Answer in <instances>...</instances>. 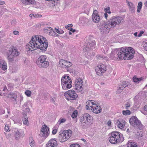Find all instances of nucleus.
<instances>
[{
	"label": "nucleus",
	"mask_w": 147,
	"mask_h": 147,
	"mask_svg": "<svg viewBox=\"0 0 147 147\" xmlns=\"http://www.w3.org/2000/svg\"><path fill=\"white\" fill-rule=\"evenodd\" d=\"M48 44L46 39L41 36H33L29 42L26 46L27 51H32L37 49H40L42 51H45L48 47Z\"/></svg>",
	"instance_id": "1"
},
{
	"label": "nucleus",
	"mask_w": 147,
	"mask_h": 147,
	"mask_svg": "<svg viewBox=\"0 0 147 147\" xmlns=\"http://www.w3.org/2000/svg\"><path fill=\"white\" fill-rule=\"evenodd\" d=\"M134 51L131 47L122 48L120 50L117 49L112 51L110 58L115 60L118 58L120 59L130 60L134 56Z\"/></svg>",
	"instance_id": "2"
},
{
	"label": "nucleus",
	"mask_w": 147,
	"mask_h": 147,
	"mask_svg": "<svg viewBox=\"0 0 147 147\" xmlns=\"http://www.w3.org/2000/svg\"><path fill=\"white\" fill-rule=\"evenodd\" d=\"M111 136L109 138L110 143L114 144L120 142H123L124 139L122 134L117 131H113L111 133Z\"/></svg>",
	"instance_id": "3"
},
{
	"label": "nucleus",
	"mask_w": 147,
	"mask_h": 147,
	"mask_svg": "<svg viewBox=\"0 0 147 147\" xmlns=\"http://www.w3.org/2000/svg\"><path fill=\"white\" fill-rule=\"evenodd\" d=\"M92 117L88 113L84 114L80 119V121L84 128L87 127L92 120Z\"/></svg>",
	"instance_id": "4"
},
{
	"label": "nucleus",
	"mask_w": 147,
	"mask_h": 147,
	"mask_svg": "<svg viewBox=\"0 0 147 147\" xmlns=\"http://www.w3.org/2000/svg\"><path fill=\"white\" fill-rule=\"evenodd\" d=\"M72 131L70 130H64L60 132L59 136V140L61 142L66 141L71 136Z\"/></svg>",
	"instance_id": "5"
},
{
	"label": "nucleus",
	"mask_w": 147,
	"mask_h": 147,
	"mask_svg": "<svg viewBox=\"0 0 147 147\" xmlns=\"http://www.w3.org/2000/svg\"><path fill=\"white\" fill-rule=\"evenodd\" d=\"M46 56L41 55L36 60V63L40 67L46 68L49 65V62L46 60Z\"/></svg>",
	"instance_id": "6"
},
{
	"label": "nucleus",
	"mask_w": 147,
	"mask_h": 147,
	"mask_svg": "<svg viewBox=\"0 0 147 147\" xmlns=\"http://www.w3.org/2000/svg\"><path fill=\"white\" fill-rule=\"evenodd\" d=\"M124 20L123 18L121 17L113 16L107 22H108V24H109L111 27L113 28L116 25L119 24L121 22H123Z\"/></svg>",
	"instance_id": "7"
},
{
	"label": "nucleus",
	"mask_w": 147,
	"mask_h": 147,
	"mask_svg": "<svg viewBox=\"0 0 147 147\" xmlns=\"http://www.w3.org/2000/svg\"><path fill=\"white\" fill-rule=\"evenodd\" d=\"M96 42L94 38L92 36H90L89 38L84 45L85 51H88L91 49H93L94 48V47L96 45Z\"/></svg>",
	"instance_id": "8"
},
{
	"label": "nucleus",
	"mask_w": 147,
	"mask_h": 147,
	"mask_svg": "<svg viewBox=\"0 0 147 147\" xmlns=\"http://www.w3.org/2000/svg\"><path fill=\"white\" fill-rule=\"evenodd\" d=\"M129 122L132 126L136 127L140 129L142 128L143 125L141 122L136 116H132L129 120Z\"/></svg>",
	"instance_id": "9"
},
{
	"label": "nucleus",
	"mask_w": 147,
	"mask_h": 147,
	"mask_svg": "<svg viewBox=\"0 0 147 147\" xmlns=\"http://www.w3.org/2000/svg\"><path fill=\"white\" fill-rule=\"evenodd\" d=\"M107 22H100V32L102 34H106L109 32L110 29L111 28L109 24Z\"/></svg>",
	"instance_id": "10"
},
{
	"label": "nucleus",
	"mask_w": 147,
	"mask_h": 147,
	"mask_svg": "<svg viewBox=\"0 0 147 147\" xmlns=\"http://www.w3.org/2000/svg\"><path fill=\"white\" fill-rule=\"evenodd\" d=\"M59 65L61 67L67 69V71L71 72V69H68L72 65V64L71 62L66 60L61 59L59 61Z\"/></svg>",
	"instance_id": "11"
},
{
	"label": "nucleus",
	"mask_w": 147,
	"mask_h": 147,
	"mask_svg": "<svg viewBox=\"0 0 147 147\" xmlns=\"http://www.w3.org/2000/svg\"><path fill=\"white\" fill-rule=\"evenodd\" d=\"M106 69V66L103 64H100L98 65L95 70L97 75H100L105 72Z\"/></svg>",
	"instance_id": "12"
},
{
	"label": "nucleus",
	"mask_w": 147,
	"mask_h": 147,
	"mask_svg": "<svg viewBox=\"0 0 147 147\" xmlns=\"http://www.w3.org/2000/svg\"><path fill=\"white\" fill-rule=\"evenodd\" d=\"M83 81L80 78H76L75 81V89L80 91L82 90V87L83 85Z\"/></svg>",
	"instance_id": "13"
},
{
	"label": "nucleus",
	"mask_w": 147,
	"mask_h": 147,
	"mask_svg": "<svg viewBox=\"0 0 147 147\" xmlns=\"http://www.w3.org/2000/svg\"><path fill=\"white\" fill-rule=\"evenodd\" d=\"M64 95L66 96L67 95H69L71 100H74L76 99L78 97V95L74 90H68L64 93Z\"/></svg>",
	"instance_id": "14"
},
{
	"label": "nucleus",
	"mask_w": 147,
	"mask_h": 147,
	"mask_svg": "<svg viewBox=\"0 0 147 147\" xmlns=\"http://www.w3.org/2000/svg\"><path fill=\"white\" fill-rule=\"evenodd\" d=\"M44 132H46L47 133L45 135L46 136H45V137L46 138L49 135V128L45 125H44L42 126L40 136H43Z\"/></svg>",
	"instance_id": "15"
},
{
	"label": "nucleus",
	"mask_w": 147,
	"mask_h": 147,
	"mask_svg": "<svg viewBox=\"0 0 147 147\" xmlns=\"http://www.w3.org/2000/svg\"><path fill=\"white\" fill-rule=\"evenodd\" d=\"M98 11L96 10L94 11L93 13L92 14V19L93 21L96 23H98L100 20V16L97 15Z\"/></svg>",
	"instance_id": "16"
},
{
	"label": "nucleus",
	"mask_w": 147,
	"mask_h": 147,
	"mask_svg": "<svg viewBox=\"0 0 147 147\" xmlns=\"http://www.w3.org/2000/svg\"><path fill=\"white\" fill-rule=\"evenodd\" d=\"M7 54L9 55H11L13 57H16L19 55L20 53L16 49L11 48L7 52Z\"/></svg>",
	"instance_id": "17"
},
{
	"label": "nucleus",
	"mask_w": 147,
	"mask_h": 147,
	"mask_svg": "<svg viewBox=\"0 0 147 147\" xmlns=\"http://www.w3.org/2000/svg\"><path fill=\"white\" fill-rule=\"evenodd\" d=\"M49 147H57V141L55 139L50 140L46 145Z\"/></svg>",
	"instance_id": "18"
},
{
	"label": "nucleus",
	"mask_w": 147,
	"mask_h": 147,
	"mask_svg": "<svg viewBox=\"0 0 147 147\" xmlns=\"http://www.w3.org/2000/svg\"><path fill=\"white\" fill-rule=\"evenodd\" d=\"M44 32L50 35L53 36L55 33L53 31V29L51 27H47L45 28L44 29Z\"/></svg>",
	"instance_id": "19"
},
{
	"label": "nucleus",
	"mask_w": 147,
	"mask_h": 147,
	"mask_svg": "<svg viewBox=\"0 0 147 147\" xmlns=\"http://www.w3.org/2000/svg\"><path fill=\"white\" fill-rule=\"evenodd\" d=\"M92 108L93 109L91 111L96 114L99 113L101 111L102 109L101 107L100 106H98L96 104L94 105Z\"/></svg>",
	"instance_id": "20"
},
{
	"label": "nucleus",
	"mask_w": 147,
	"mask_h": 147,
	"mask_svg": "<svg viewBox=\"0 0 147 147\" xmlns=\"http://www.w3.org/2000/svg\"><path fill=\"white\" fill-rule=\"evenodd\" d=\"M92 101V100H89L86 102V109L90 110L93 109L92 108L95 103Z\"/></svg>",
	"instance_id": "21"
},
{
	"label": "nucleus",
	"mask_w": 147,
	"mask_h": 147,
	"mask_svg": "<svg viewBox=\"0 0 147 147\" xmlns=\"http://www.w3.org/2000/svg\"><path fill=\"white\" fill-rule=\"evenodd\" d=\"M61 83H72V81L69 76H65L61 78Z\"/></svg>",
	"instance_id": "22"
},
{
	"label": "nucleus",
	"mask_w": 147,
	"mask_h": 147,
	"mask_svg": "<svg viewBox=\"0 0 147 147\" xmlns=\"http://www.w3.org/2000/svg\"><path fill=\"white\" fill-rule=\"evenodd\" d=\"M0 67L3 70L7 69V66L6 62L2 59H0Z\"/></svg>",
	"instance_id": "23"
},
{
	"label": "nucleus",
	"mask_w": 147,
	"mask_h": 147,
	"mask_svg": "<svg viewBox=\"0 0 147 147\" xmlns=\"http://www.w3.org/2000/svg\"><path fill=\"white\" fill-rule=\"evenodd\" d=\"M8 97L9 98L10 100L14 103H17V96L16 94L12 93L10 94H9Z\"/></svg>",
	"instance_id": "24"
},
{
	"label": "nucleus",
	"mask_w": 147,
	"mask_h": 147,
	"mask_svg": "<svg viewBox=\"0 0 147 147\" xmlns=\"http://www.w3.org/2000/svg\"><path fill=\"white\" fill-rule=\"evenodd\" d=\"M21 1L23 3L26 5L36 4V2L34 0H21Z\"/></svg>",
	"instance_id": "25"
},
{
	"label": "nucleus",
	"mask_w": 147,
	"mask_h": 147,
	"mask_svg": "<svg viewBox=\"0 0 147 147\" xmlns=\"http://www.w3.org/2000/svg\"><path fill=\"white\" fill-rule=\"evenodd\" d=\"M71 83H61L62 88L65 90L70 88L72 87Z\"/></svg>",
	"instance_id": "26"
},
{
	"label": "nucleus",
	"mask_w": 147,
	"mask_h": 147,
	"mask_svg": "<svg viewBox=\"0 0 147 147\" xmlns=\"http://www.w3.org/2000/svg\"><path fill=\"white\" fill-rule=\"evenodd\" d=\"M15 138L16 140H18L20 137H23L24 135L21 134L17 129H16L14 131Z\"/></svg>",
	"instance_id": "27"
},
{
	"label": "nucleus",
	"mask_w": 147,
	"mask_h": 147,
	"mask_svg": "<svg viewBox=\"0 0 147 147\" xmlns=\"http://www.w3.org/2000/svg\"><path fill=\"white\" fill-rule=\"evenodd\" d=\"M24 118L23 119V121L24 124L28 125H29V122L28 120V117L27 115L26 114H24Z\"/></svg>",
	"instance_id": "28"
},
{
	"label": "nucleus",
	"mask_w": 147,
	"mask_h": 147,
	"mask_svg": "<svg viewBox=\"0 0 147 147\" xmlns=\"http://www.w3.org/2000/svg\"><path fill=\"white\" fill-rule=\"evenodd\" d=\"M126 2L127 3H128L130 9L132 11H134L135 6L133 3L129 2L127 0L126 1Z\"/></svg>",
	"instance_id": "29"
},
{
	"label": "nucleus",
	"mask_w": 147,
	"mask_h": 147,
	"mask_svg": "<svg viewBox=\"0 0 147 147\" xmlns=\"http://www.w3.org/2000/svg\"><path fill=\"white\" fill-rule=\"evenodd\" d=\"M143 78L142 77L137 78L136 76H134L133 78V81L135 83H139L140 82L143 80Z\"/></svg>",
	"instance_id": "30"
},
{
	"label": "nucleus",
	"mask_w": 147,
	"mask_h": 147,
	"mask_svg": "<svg viewBox=\"0 0 147 147\" xmlns=\"http://www.w3.org/2000/svg\"><path fill=\"white\" fill-rule=\"evenodd\" d=\"M125 88L124 86H122L121 83L119 86V87L118 89L117 93H121Z\"/></svg>",
	"instance_id": "31"
},
{
	"label": "nucleus",
	"mask_w": 147,
	"mask_h": 147,
	"mask_svg": "<svg viewBox=\"0 0 147 147\" xmlns=\"http://www.w3.org/2000/svg\"><path fill=\"white\" fill-rule=\"evenodd\" d=\"M117 123H118V127L120 128H122L124 126V125L118 120H117Z\"/></svg>",
	"instance_id": "32"
},
{
	"label": "nucleus",
	"mask_w": 147,
	"mask_h": 147,
	"mask_svg": "<svg viewBox=\"0 0 147 147\" xmlns=\"http://www.w3.org/2000/svg\"><path fill=\"white\" fill-rule=\"evenodd\" d=\"M142 2H139L138 4V9L137 11L138 13H139L140 12L141 9L142 8Z\"/></svg>",
	"instance_id": "33"
},
{
	"label": "nucleus",
	"mask_w": 147,
	"mask_h": 147,
	"mask_svg": "<svg viewBox=\"0 0 147 147\" xmlns=\"http://www.w3.org/2000/svg\"><path fill=\"white\" fill-rule=\"evenodd\" d=\"M128 147H137L136 144L135 142H130L128 143Z\"/></svg>",
	"instance_id": "34"
},
{
	"label": "nucleus",
	"mask_w": 147,
	"mask_h": 147,
	"mask_svg": "<svg viewBox=\"0 0 147 147\" xmlns=\"http://www.w3.org/2000/svg\"><path fill=\"white\" fill-rule=\"evenodd\" d=\"M122 113L123 115H130L131 112L129 110H127L126 111H123Z\"/></svg>",
	"instance_id": "35"
},
{
	"label": "nucleus",
	"mask_w": 147,
	"mask_h": 147,
	"mask_svg": "<svg viewBox=\"0 0 147 147\" xmlns=\"http://www.w3.org/2000/svg\"><path fill=\"white\" fill-rule=\"evenodd\" d=\"M77 111L75 110L72 114L71 116L73 118H75L77 116Z\"/></svg>",
	"instance_id": "36"
},
{
	"label": "nucleus",
	"mask_w": 147,
	"mask_h": 147,
	"mask_svg": "<svg viewBox=\"0 0 147 147\" xmlns=\"http://www.w3.org/2000/svg\"><path fill=\"white\" fill-rule=\"evenodd\" d=\"M66 119L65 118L60 119L59 120L57 124H59V125L61 123H63L66 121Z\"/></svg>",
	"instance_id": "37"
},
{
	"label": "nucleus",
	"mask_w": 147,
	"mask_h": 147,
	"mask_svg": "<svg viewBox=\"0 0 147 147\" xmlns=\"http://www.w3.org/2000/svg\"><path fill=\"white\" fill-rule=\"evenodd\" d=\"M8 57L7 59L9 61L11 62H12L13 61V57H11V55H9L7 54Z\"/></svg>",
	"instance_id": "38"
},
{
	"label": "nucleus",
	"mask_w": 147,
	"mask_h": 147,
	"mask_svg": "<svg viewBox=\"0 0 147 147\" xmlns=\"http://www.w3.org/2000/svg\"><path fill=\"white\" fill-rule=\"evenodd\" d=\"M101 50L105 54L107 53V51H108L107 49H106V47L104 46L102 48Z\"/></svg>",
	"instance_id": "39"
},
{
	"label": "nucleus",
	"mask_w": 147,
	"mask_h": 147,
	"mask_svg": "<svg viewBox=\"0 0 147 147\" xmlns=\"http://www.w3.org/2000/svg\"><path fill=\"white\" fill-rule=\"evenodd\" d=\"M55 31L59 34H61L63 33L64 32V31L61 29L59 30L58 29H56V28L55 29Z\"/></svg>",
	"instance_id": "40"
},
{
	"label": "nucleus",
	"mask_w": 147,
	"mask_h": 147,
	"mask_svg": "<svg viewBox=\"0 0 147 147\" xmlns=\"http://www.w3.org/2000/svg\"><path fill=\"white\" fill-rule=\"evenodd\" d=\"M5 129L7 132H9L10 131V129L7 124H6L5 125Z\"/></svg>",
	"instance_id": "41"
},
{
	"label": "nucleus",
	"mask_w": 147,
	"mask_h": 147,
	"mask_svg": "<svg viewBox=\"0 0 147 147\" xmlns=\"http://www.w3.org/2000/svg\"><path fill=\"white\" fill-rule=\"evenodd\" d=\"M25 94L28 96H30L31 95V92L29 90H27L25 92Z\"/></svg>",
	"instance_id": "42"
},
{
	"label": "nucleus",
	"mask_w": 147,
	"mask_h": 147,
	"mask_svg": "<svg viewBox=\"0 0 147 147\" xmlns=\"http://www.w3.org/2000/svg\"><path fill=\"white\" fill-rule=\"evenodd\" d=\"M126 109H128L130 106V104L129 102H127L125 105Z\"/></svg>",
	"instance_id": "43"
},
{
	"label": "nucleus",
	"mask_w": 147,
	"mask_h": 147,
	"mask_svg": "<svg viewBox=\"0 0 147 147\" xmlns=\"http://www.w3.org/2000/svg\"><path fill=\"white\" fill-rule=\"evenodd\" d=\"M121 84H122V86H124L125 88L128 86L127 84L126 83V81H123L121 83Z\"/></svg>",
	"instance_id": "44"
},
{
	"label": "nucleus",
	"mask_w": 147,
	"mask_h": 147,
	"mask_svg": "<svg viewBox=\"0 0 147 147\" xmlns=\"http://www.w3.org/2000/svg\"><path fill=\"white\" fill-rule=\"evenodd\" d=\"M56 100V98L55 97H54L51 99V102L53 103L54 104H55V101Z\"/></svg>",
	"instance_id": "45"
},
{
	"label": "nucleus",
	"mask_w": 147,
	"mask_h": 147,
	"mask_svg": "<svg viewBox=\"0 0 147 147\" xmlns=\"http://www.w3.org/2000/svg\"><path fill=\"white\" fill-rule=\"evenodd\" d=\"M46 1H52V3L53 5H55V3H57L56 2L58 1V0H45Z\"/></svg>",
	"instance_id": "46"
},
{
	"label": "nucleus",
	"mask_w": 147,
	"mask_h": 147,
	"mask_svg": "<svg viewBox=\"0 0 147 147\" xmlns=\"http://www.w3.org/2000/svg\"><path fill=\"white\" fill-rule=\"evenodd\" d=\"M30 145L31 147H34L35 146V142L33 140L30 143Z\"/></svg>",
	"instance_id": "47"
},
{
	"label": "nucleus",
	"mask_w": 147,
	"mask_h": 147,
	"mask_svg": "<svg viewBox=\"0 0 147 147\" xmlns=\"http://www.w3.org/2000/svg\"><path fill=\"white\" fill-rule=\"evenodd\" d=\"M79 147V144H71L70 145V147Z\"/></svg>",
	"instance_id": "48"
},
{
	"label": "nucleus",
	"mask_w": 147,
	"mask_h": 147,
	"mask_svg": "<svg viewBox=\"0 0 147 147\" xmlns=\"http://www.w3.org/2000/svg\"><path fill=\"white\" fill-rule=\"evenodd\" d=\"M144 33V32L143 31H140L139 34L138 35V37H140L142 36V35Z\"/></svg>",
	"instance_id": "49"
},
{
	"label": "nucleus",
	"mask_w": 147,
	"mask_h": 147,
	"mask_svg": "<svg viewBox=\"0 0 147 147\" xmlns=\"http://www.w3.org/2000/svg\"><path fill=\"white\" fill-rule=\"evenodd\" d=\"M72 24H69L67 26H65V28L68 29H69V27H72Z\"/></svg>",
	"instance_id": "50"
},
{
	"label": "nucleus",
	"mask_w": 147,
	"mask_h": 147,
	"mask_svg": "<svg viewBox=\"0 0 147 147\" xmlns=\"http://www.w3.org/2000/svg\"><path fill=\"white\" fill-rule=\"evenodd\" d=\"M96 57L97 58L100 59H101L103 58V56L100 55H98Z\"/></svg>",
	"instance_id": "51"
},
{
	"label": "nucleus",
	"mask_w": 147,
	"mask_h": 147,
	"mask_svg": "<svg viewBox=\"0 0 147 147\" xmlns=\"http://www.w3.org/2000/svg\"><path fill=\"white\" fill-rule=\"evenodd\" d=\"M110 8L109 7H107L104 9L105 11V13H107V12L109 10Z\"/></svg>",
	"instance_id": "52"
},
{
	"label": "nucleus",
	"mask_w": 147,
	"mask_h": 147,
	"mask_svg": "<svg viewBox=\"0 0 147 147\" xmlns=\"http://www.w3.org/2000/svg\"><path fill=\"white\" fill-rule=\"evenodd\" d=\"M57 131V129H54L52 131V134H55Z\"/></svg>",
	"instance_id": "53"
},
{
	"label": "nucleus",
	"mask_w": 147,
	"mask_h": 147,
	"mask_svg": "<svg viewBox=\"0 0 147 147\" xmlns=\"http://www.w3.org/2000/svg\"><path fill=\"white\" fill-rule=\"evenodd\" d=\"M13 34L15 35H18L19 33V32L17 31H14L13 32Z\"/></svg>",
	"instance_id": "54"
},
{
	"label": "nucleus",
	"mask_w": 147,
	"mask_h": 147,
	"mask_svg": "<svg viewBox=\"0 0 147 147\" xmlns=\"http://www.w3.org/2000/svg\"><path fill=\"white\" fill-rule=\"evenodd\" d=\"M144 110L146 111H147V105H145L144 107Z\"/></svg>",
	"instance_id": "55"
},
{
	"label": "nucleus",
	"mask_w": 147,
	"mask_h": 147,
	"mask_svg": "<svg viewBox=\"0 0 147 147\" xmlns=\"http://www.w3.org/2000/svg\"><path fill=\"white\" fill-rule=\"evenodd\" d=\"M5 2L4 1H0V5H2L5 4Z\"/></svg>",
	"instance_id": "56"
},
{
	"label": "nucleus",
	"mask_w": 147,
	"mask_h": 147,
	"mask_svg": "<svg viewBox=\"0 0 147 147\" xmlns=\"http://www.w3.org/2000/svg\"><path fill=\"white\" fill-rule=\"evenodd\" d=\"M104 15L105 16V18L107 19V18L108 17V15L107 14V13H105L104 14Z\"/></svg>",
	"instance_id": "57"
},
{
	"label": "nucleus",
	"mask_w": 147,
	"mask_h": 147,
	"mask_svg": "<svg viewBox=\"0 0 147 147\" xmlns=\"http://www.w3.org/2000/svg\"><path fill=\"white\" fill-rule=\"evenodd\" d=\"M111 122L110 121H108L107 123V125L109 126L111 125Z\"/></svg>",
	"instance_id": "58"
},
{
	"label": "nucleus",
	"mask_w": 147,
	"mask_h": 147,
	"mask_svg": "<svg viewBox=\"0 0 147 147\" xmlns=\"http://www.w3.org/2000/svg\"><path fill=\"white\" fill-rule=\"evenodd\" d=\"M76 30L75 29H74V30H73L72 29V28H71V29H70V31L71 32H75V31H76Z\"/></svg>",
	"instance_id": "59"
},
{
	"label": "nucleus",
	"mask_w": 147,
	"mask_h": 147,
	"mask_svg": "<svg viewBox=\"0 0 147 147\" xmlns=\"http://www.w3.org/2000/svg\"><path fill=\"white\" fill-rule=\"evenodd\" d=\"M145 49L147 51V43H145V46L144 47Z\"/></svg>",
	"instance_id": "60"
},
{
	"label": "nucleus",
	"mask_w": 147,
	"mask_h": 147,
	"mask_svg": "<svg viewBox=\"0 0 147 147\" xmlns=\"http://www.w3.org/2000/svg\"><path fill=\"white\" fill-rule=\"evenodd\" d=\"M34 14L31 13L30 14L29 16L30 17L32 18V16H34Z\"/></svg>",
	"instance_id": "61"
},
{
	"label": "nucleus",
	"mask_w": 147,
	"mask_h": 147,
	"mask_svg": "<svg viewBox=\"0 0 147 147\" xmlns=\"http://www.w3.org/2000/svg\"><path fill=\"white\" fill-rule=\"evenodd\" d=\"M44 134H43V136H40L41 137H44V138H45V136H46V134H47V133H46V132H44Z\"/></svg>",
	"instance_id": "62"
},
{
	"label": "nucleus",
	"mask_w": 147,
	"mask_h": 147,
	"mask_svg": "<svg viewBox=\"0 0 147 147\" xmlns=\"http://www.w3.org/2000/svg\"><path fill=\"white\" fill-rule=\"evenodd\" d=\"M137 34H138V32H135L134 34V35L136 37H137V36H138V35H137Z\"/></svg>",
	"instance_id": "63"
},
{
	"label": "nucleus",
	"mask_w": 147,
	"mask_h": 147,
	"mask_svg": "<svg viewBox=\"0 0 147 147\" xmlns=\"http://www.w3.org/2000/svg\"><path fill=\"white\" fill-rule=\"evenodd\" d=\"M34 17L36 18H37L38 17V16H39V14H34Z\"/></svg>",
	"instance_id": "64"
}]
</instances>
